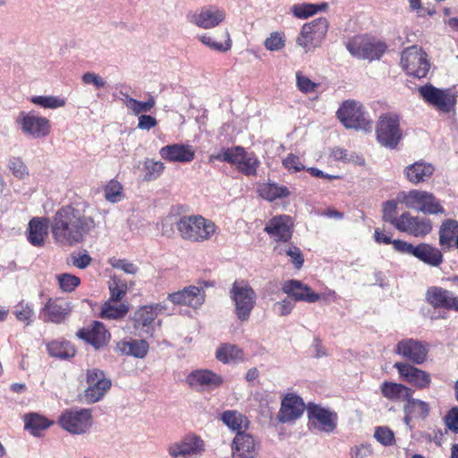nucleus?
<instances>
[{
	"instance_id": "423d86ee",
	"label": "nucleus",
	"mask_w": 458,
	"mask_h": 458,
	"mask_svg": "<svg viewBox=\"0 0 458 458\" xmlns=\"http://www.w3.org/2000/svg\"><path fill=\"white\" fill-rule=\"evenodd\" d=\"M338 119L348 129L371 131L372 122L364 107L353 100L344 101L336 112Z\"/></svg>"
},
{
	"instance_id": "13d9d810",
	"label": "nucleus",
	"mask_w": 458,
	"mask_h": 458,
	"mask_svg": "<svg viewBox=\"0 0 458 458\" xmlns=\"http://www.w3.org/2000/svg\"><path fill=\"white\" fill-rule=\"evenodd\" d=\"M374 437L385 446L393 445L395 441L394 432L389 428L384 426L376 428Z\"/></svg>"
},
{
	"instance_id": "4468645a",
	"label": "nucleus",
	"mask_w": 458,
	"mask_h": 458,
	"mask_svg": "<svg viewBox=\"0 0 458 458\" xmlns=\"http://www.w3.org/2000/svg\"><path fill=\"white\" fill-rule=\"evenodd\" d=\"M328 30V21L326 18H318L305 23L296 38L298 46L305 52H309L320 46Z\"/></svg>"
},
{
	"instance_id": "bb28decb",
	"label": "nucleus",
	"mask_w": 458,
	"mask_h": 458,
	"mask_svg": "<svg viewBox=\"0 0 458 458\" xmlns=\"http://www.w3.org/2000/svg\"><path fill=\"white\" fill-rule=\"evenodd\" d=\"M432 230V224L428 218L412 216L409 212L401 215L398 231L407 233L415 237H424Z\"/></svg>"
},
{
	"instance_id": "de8ad7c7",
	"label": "nucleus",
	"mask_w": 458,
	"mask_h": 458,
	"mask_svg": "<svg viewBox=\"0 0 458 458\" xmlns=\"http://www.w3.org/2000/svg\"><path fill=\"white\" fill-rule=\"evenodd\" d=\"M51 422L45 417L36 413L25 416V428L30 430L31 434L37 436L40 431L49 428Z\"/></svg>"
},
{
	"instance_id": "9d476101",
	"label": "nucleus",
	"mask_w": 458,
	"mask_h": 458,
	"mask_svg": "<svg viewBox=\"0 0 458 458\" xmlns=\"http://www.w3.org/2000/svg\"><path fill=\"white\" fill-rule=\"evenodd\" d=\"M346 47L352 55L369 61L380 59L387 48L384 41L369 36L353 38Z\"/></svg>"
},
{
	"instance_id": "4d7b16f0",
	"label": "nucleus",
	"mask_w": 458,
	"mask_h": 458,
	"mask_svg": "<svg viewBox=\"0 0 458 458\" xmlns=\"http://www.w3.org/2000/svg\"><path fill=\"white\" fill-rule=\"evenodd\" d=\"M397 203L394 200H387L383 204V220L390 223L398 230L401 216H395Z\"/></svg>"
},
{
	"instance_id": "ea45409f",
	"label": "nucleus",
	"mask_w": 458,
	"mask_h": 458,
	"mask_svg": "<svg viewBox=\"0 0 458 458\" xmlns=\"http://www.w3.org/2000/svg\"><path fill=\"white\" fill-rule=\"evenodd\" d=\"M406 403L403 407L404 413H407L409 416H413L415 419H426L429 414V405L428 403L415 399L411 395L410 398L406 399Z\"/></svg>"
},
{
	"instance_id": "c9c22d12",
	"label": "nucleus",
	"mask_w": 458,
	"mask_h": 458,
	"mask_svg": "<svg viewBox=\"0 0 458 458\" xmlns=\"http://www.w3.org/2000/svg\"><path fill=\"white\" fill-rule=\"evenodd\" d=\"M149 345L145 340H123L117 343L116 350L122 354L142 359L148 352Z\"/></svg>"
},
{
	"instance_id": "680f3d73",
	"label": "nucleus",
	"mask_w": 458,
	"mask_h": 458,
	"mask_svg": "<svg viewBox=\"0 0 458 458\" xmlns=\"http://www.w3.org/2000/svg\"><path fill=\"white\" fill-rule=\"evenodd\" d=\"M109 264L117 269L123 270L126 274L134 275L138 272L139 268L133 263L127 259L113 258L109 260Z\"/></svg>"
},
{
	"instance_id": "cd10ccee",
	"label": "nucleus",
	"mask_w": 458,
	"mask_h": 458,
	"mask_svg": "<svg viewBox=\"0 0 458 458\" xmlns=\"http://www.w3.org/2000/svg\"><path fill=\"white\" fill-rule=\"evenodd\" d=\"M76 335L91 344L96 350L105 347L111 337L105 326L98 321H94L89 327L81 328Z\"/></svg>"
},
{
	"instance_id": "9b49d317",
	"label": "nucleus",
	"mask_w": 458,
	"mask_h": 458,
	"mask_svg": "<svg viewBox=\"0 0 458 458\" xmlns=\"http://www.w3.org/2000/svg\"><path fill=\"white\" fill-rule=\"evenodd\" d=\"M401 66L408 75L421 79L427 76L430 64L421 47L411 46L403 51Z\"/></svg>"
},
{
	"instance_id": "69168bd1",
	"label": "nucleus",
	"mask_w": 458,
	"mask_h": 458,
	"mask_svg": "<svg viewBox=\"0 0 458 458\" xmlns=\"http://www.w3.org/2000/svg\"><path fill=\"white\" fill-rule=\"evenodd\" d=\"M296 81L298 89L304 93L313 92L318 86L317 83L302 75L301 72H296Z\"/></svg>"
},
{
	"instance_id": "a19ab883",
	"label": "nucleus",
	"mask_w": 458,
	"mask_h": 458,
	"mask_svg": "<svg viewBox=\"0 0 458 458\" xmlns=\"http://www.w3.org/2000/svg\"><path fill=\"white\" fill-rule=\"evenodd\" d=\"M216 358L223 363L243 360L242 351L235 344H224L216 352Z\"/></svg>"
},
{
	"instance_id": "338daca9",
	"label": "nucleus",
	"mask_w": 458,
	"mask_h": 458,
	"mask_svg": "<svg viewBox=\"0 0 458 458\" xmlns=\"http://www.w3.org/2000/svg\"><path fill=\"white\" fill-rule=\"evenodd\" d=\"M373 454V449L369 444H360L353 446L350 451L351 458H368Z\"/></svg>"
},
{
	"instance_id": "2eb2a0df",
	"label": "nucleus",
	"mask_w": 458,
	"mask_h": 458,
	"mask_svg": "<svg viewBox=\"0 0 458 458\" xmlns=\"http://www.w3.org/2000/svg\"><path fill=\"white\" fill-rule=\"evenodd\" d=\"M166 450L171 458L199 457L205 452V442L195 433H189L169 444Z\"/></svg>"
},
{
	"instance_id": "c756f323",
	"label": "nucleus",
	"mask_w": 458,
	"mask_h": 458,
	"mask_svg": "<svg viewBox=\"0 0 458 458\" xmlns=\"http://www.w3.org/2000/svg\"><path fill=\"white\" fill-rule=\"evenodd\" d=\"M159 155L171 163H190L195 157V150L191 145L174 143L162 147Z\"/></svg>"
},
{
	"instance_id": "e433bc0d",
	"label": "nucleus",
	"mask_w": 458,
	"mask_h": 458,
	"mask_svg": "<svg viewBox=\"0 0 458 458\" xmlns=\"http://www.w3.org/2000/svg\"><path fill=\"white\" fill-rule=\"evenodd\" d=\"M49 356L60 360H69L74 357L76 350L74 345L64 339L53 340L47 344Z\"/></svg>"
},
{
	"instance_id": "79ce46f5",
	"label": "nucleus",
	"mask_w": 458,
	"mask_h": 458,
	"mask_svg": "<svg viewBox=\"0 0 458 458\" xmlns=\"http://www.w3.org/2000/svg\"><path fill=\"white\" fill-rule=\"evenodd\" d=\"M259 195L268 200L274 201L276 199L287 198L290 196V191L286 186L279 185L275 182L262 184L259 189Z\"/></svg>"
},
{
	"instance_id": "603ef678",
	"label": "nucleus",
	"mask_w": 458,
	"mask_h": 458,
	"mask_svg": "<svg viewBox=\"0 0 458 458\" xmlns=\"http://www.w3.org/2000/svg\"><path fill=\"white\" fill-rule=\"evenodd\" d=\"M110 299L117 302L121 301L127 292V284L123 283L116 276H114L109 282Z\"/></svg>"
},
{
	"instance_id": "58836bf2",
	"label": "nucleus",
	"mask_w": 458,
	"mask_h": 458,
	"mask_svg": "<svg viewBox=\"0 0 458 458\" xmlns=\"http://www.w3.org/2000/svg\"><path fill=\"white\" fill-rule=\"evenodd\" d=\"M455 238H458V222L456 220L447 219L440 227L439 244L443 248H449L452 246Z\"/></svg>"
},
{
	"instance_id": "473e14b6",
	"label": "nucleus",
	"mask_w": 458,
	"mask_h": 458,
	"mask_svg": "<svg viewBox=\"0 0 458 458\" xmlns=\"http://www.w3.org/2000/svg\"><path fill=\"white\" fill-rule=\"evenodd\" d=\"M163 308L161 304L141 307L134 315L135 328L141 329L148 335H152L154 331L152 325Z\"/></svg>"
},
{
	"instance_id": "864d4df0",
	"label": "nucleus",
	"mask_w": 458,
	"mask_h": 458,
	"mask_svg": "<svg viewBox=\"0 0 458 458\" xmlns=\"http://www.w3.org/2000/svg\"><path fill=\"white\" fill-rule=\"evenodd\" d=\"M60 289L64 293L73 292L81 284V279L72 274L64 273L56 276Z\"/></svg>"
},
{
	"instance_id": "f704fd0d",
	"label": "nucleus",
	"mask_w": 458,
	"mask_h": 458,
	"mask_svg": "<svg viewBox=\"0 0 458 458\" xmlns=\"http://www.w3.org/2000/svg\"><path fill=\"white\" fill-rule=\"evenodd\" d=\"M434 171L431 164L419 161L405 168V175L409 182L418 184L429 179Z\"/></svg>"
},
{
	"instance_id": "4be33fe9",
	"label": "nucleus",
	"mask_w": 458,
	"mask_h": 458,
	"mask_svg": "<svg viewBox=\"0 0 458 458\" xmlns=\"http://www.w3.org/2000/svg\"><path fill=\"white\" fill-rule=\"evenodd\" d=\"M394 367L397 369L400 377L408 384L418 389L429 387L431 376L428 372L405 362H396Z\"/></svg>"
},
{
	"instance_id": "dca6fc26",
	"label": "nucleus",
	"mask_w": 458,
	"mask_h": 458,
	"mask_svg": "<svg viewBox=\"0 0 458 458\" xmlns=\"http://www.w3.org/2000/svg\"><path fill=\"white\" fill-rule=\"evenodd\" d=\"M86 383L88 387L84 391V400L87 403H95L102 400L112 386L105 372L96 368L87 370Z\"/></svg>"
},
{
	"instance_id": "ddd939ff",
	"label": "nucleus",
	"mask_w": 458,
	"mask_h": 458,
	"mask_svg": "<svg viewBox=\"0 0 458 458\" xmlns=\"http://www.w3.org/2000/svg\"><path fill=\"white\" fill-rule=\"evenodd\" d=\"M309 427L311 429L331 434L337 427V413L319 404L309 403L307 405Z\"/></svg>"
},
{
	"instance_id": "0eeeda50",
	"label": "nucleus",
	"mask_w": 458,
	"mask_h": 458,
	"mask_svg": "<svg viewBox=\"0 0 458 458\" xmlns=\"http://www.w3.org/2000/svg\"><path fill=\"white\" fill-rule=\"evenodd\" d=\"M421 98L437 111L449 114L454 112L457 96L451 89H438L432 84H426L418 89Z\"/></svg>"
},
{
	"instance_id": "f3484780",
	"label": "nucleus",
	"mask_w": 458,
	"mask_h": 458,
	"mask_svg": "<svg viewBox=\"0 0 458 458\" xmlns=\"http://www.w3.org/2000/svg\"><path fill=\"white\" fill-rule=\"evenodd\" d=\"M403 201L408 208L423 213L438 214L444 212V208L435 196L428 191L411 190L404 195Z\"/></svg>"
},
{
	"instance_id": "1a4fd4ad",
	"label": "nucleus",
	"mask_w": 458,
	"mask_h": 458,
	"mask_svg": "<svg viewBox=\"0 0 458 458\" xmlns=\"http://www.w3.org/2000/svg\"><path fill=\"white\" fill-rule=\"evenodd\" d=\"M92 423V411L87 408L66 409L58 418L59 426L72 435L87 433Z\"/></svg>"
},
{
	"instance_id": "7c9ffc66",
	"label": "nucleus",
	"mask_w": 458,
	"mask_h": 458,
	"mask_svg": "<svg viewBox=\"0 0 458 458\" xmlns=\"http://www.w3.org/2000/svg\"><path fill=\"white\" fill-rule=\"evenodd\" d=\"M427 301L434 308L458 310V297L453 293L437 286H431L426 293Z\"/></svg>"
},
{
	"instance_id": "3c124183",
	"label": "nucleus",
	"mask_w": 458,
	"mask_h": 458,
	"mask_svg": "<svg viewBox=\"0 0 458 458\" xmlns=\"http://www.w3.org/2000/svg\"><path fill=\"white\" fill-rule=\"evenodd\" d=\"M105 199L111 203H117L123 199V186L115 181L111 180L104 188Z\"/></svg>"
},
{
	"instance_id": "6e6552de",
	"label": "nucleus",
	"mask_w": 458,
	"mask_h": 458,
	"mask_svg": "<svg viewBox=\"0 0 458 458\" xmlns=\"http://www.w3.org/2000/svg\"><path fill=\"white\" fill-rule=\"evenodd\" d=\"M376 136L380 145L391 149L396 148L403 136L400 116L394 113L381 114L377 123Z\"/></svg>"
},
{
	"instance_id": "bf43d9fd",
	"label": "nucleus",
	"mask_w": 458,
	"mask_h": 458,
	"mask_svg": "<svg viewBox=\"0 0 458 458\" xmlns=\"http://www.w3.org/2000/svg\"><path fill=\"white\" fill-rule=\"evenodd\" d=\"M8 166L13 174L18 179H23L29 174L27 166L19 157H12L9 160Z\"/></svg>"
},
{
	"instance_id": "6ab92c4d",
	"label": "nucleus",
	"mask_w": 458,
	"mask_h": 458,
	"mask_svg": "<svg viewBox=\"0 0 458 458\" xmlns=\"http://www.w3.org/2000/svg\"><path fill=\"white\" fill-rule=\"evenodd\" d=\"M293 225L292 218L287 215L272 217L266 225L264 231L273 238L277 244H286L293 236Z\"/></svg>"
},
{
	"instance_id": "393cba45",
	"label": "nucleus",
	"mask_w": 458,
	"mask_h": 458,
	"mask_svg": "<svg viewBox=\"0 0 458 458\" xmlns=\"http://www.w3.org/2000/svg\"><path fill=\"white\" fill-rule=\"evenodd\" d=\"M72 309L67 301L59 299H48L40 311L44 322L64 323L70 316Z\"/></svg>"
},
{
	"instance_id": "72a5a7b5",
	"label": "nucleus",
	"mask_w": 458,
	"mask_h": 458,
	"mask_svg": "<svg viewBox=\"0 0 458 458\" xmlns=\"http://www.w3.org/2000/svg\"><path fill=\"white\" fill-rule=\"evenodd\" d=\"M381 394L391 402L406 401L413 394V390L403 384L384 381L380 385Z\"/></svg>"
},
{
	"instance_id": "5fc2aeb1",
	"label": "nucleus",
	"mask_w": 458,
	"mask_h": 458,
	"mask_svg": "<svg viewBox=\"0 0 458 458\" xmlns=\"http://www.w3.org/2000/svg\"><path fill=\"white\" fill-rule=\"evenodd\" d=\"M13 313L19 321L25 323L27 326L30 325L33 321L34 310L28 303L19 302L14 307Z\"/></svg>"
},
{
	"instance_id": "09e8293b",
	"label": "nucleus",
	"mask_w": 458,
	"mask_h": 458,
	"mask_svg": "<svg viewBox=\"0 0 458 458\" xmlns=\"http://www.w3.org/2000/svg\"><path fill=\"white\" fill-rule=\"evenodd\" d=\"M225 40L224 43H219L214 40V38L207 34L198 36L199 40L208 47L210 49L217 51V52H227L232 47V40L230 38V34L227 30L225 31Z\"/></svg>"
},
{
	"instance_id": "aec40b11",
	"label": "nucleus",
	"mask_w": 458,
	"mask_h": 458,
	"mask_svg": "<svg viewBox=\"0 0 458 458\" xmlns=\"http://www.w3.org/2000/svg\"><path fill=\"white\" fill-rule=\"evenodd\" d=\"M394 352L412 363L420 365L427 360L428 348L420 341L407 338L397 343Z\"/></svg>"
},
{
	"instance_id": "f03ea898",
	"label": "nucleus",
	"mask_w": 458,
	"mask_h": 458,
	"mask_svg": "<svg viewBox=\"0 0 458 458\" xmlns=\"http://www.w3.org/2000/svg\"><path fill=\"white\" fill-rule=\"evenodd\" d=\"M175 225L180 236L191 242H204L219 233L216 225L200 215L183 216Z\"/></svg>"
},
{
	"instance_id": "052dcab7",
	"label": "nucleus",
	"mask_w": 458,
	"mask_h": 458,
	"mask_svg": "<svg viewBox=\"0 0 458 458\" xmlns=\"http://www.w3.org/2000/svg\"><path fill=\"white\" fill-rule=\"evenodd\" d=\"M265 47L269 51H278L284 47V35L280 32H273L264 42Z\"/></svg>"
},
{
	"instance_id": "6e6d98bb",
	"label": "nucleus",
	"mask_w": 458,
	"mask_h": 458,
	"mask_svg": "<svg viewBox=\"0 0 458 458\" xmlns=\"http://www.w3.org/2000/svg\"><path fill=\"white\" fill-rule=\"evenodd\" d=\"M144 169L146 170L145 180L152 181L157 179L163 174L165 165L160 161L147 159L144 163Z\"/></svg>"
},
{
	"instance_id": "f257e3e1",
	"label": "nucleus",
	"mask_w": 458,
	"mask_h": 458,
	"mask_svg": "<svg viewBox=\"0 0 458 458\" xmlns=\"http://www.w3.org/2000/svg\"><path fill=\"white\" fill-rule=\"evenodd\" d=\"M97 226L87 203L62 206L50 218L52 237L60 246L72 247L85 242Z\"/></svg>"
},
{
	"instance_id": "a18cd8bd",
	"label": "nucleus",
	"mask_w": 458,
	"mask_h": 458,
	"mask_svg": "<svg viewBox=\"0 0 458 458\" xmlns=\"http://www.w3.org/2000/svg\"><path fill=\"white\" fill-rule=\"evenodd\" d=\"M328 7L327 3L316 4H296L291 8L293 14L299 19H307L318 12L325 11Z\"/></svg>"
},
{
	"instance_id": "c03bdc74",
	"label": "nucleus",
	"mask_w": 458,
	"mask_h": 458,
	"mask_svg": "<svg viewBox=\"0 0 458 458\" xmlns=\"http://www.w3.org/2000/svg\"><path fill=\"white\" fill-rule=\"evenodd\" d=\"M124 105L130 109L133 114L139 115L143 113H148L156 105V99L152 95H149L146 101H139L129 95H124Z\"/></svg>"
},
{
	"instance_id": "5701e85b",
	"label": "nucleus",
	"mask_w": 458,
	"mask_h": 458,
	"mask_svg": "<svg viewBox=\"0 0 458 458\" xmlns=\"http://www.w3.org/2000/svg\"><path fill=\"white\" fill-rule=\"evenodd\" d=\"M305 410L302 399L294 394H286L277 413V420L281 423L293 422L301 417Z\"/></svg>"
},
{
	"instance_id": "39448f33",
	"label": "nucleus",
	"mask_w": 458,
	"mask_h": 458,
	"mask_svg": "<svg viewBox=\"0 0 458 458\" xmlns=\"http://www.w3.org/2000/svg\"><path fill=\"white\" fill-rule=\"evenodd\" d=\"M393 248L395 251L411 255L429 267H437L444 260L441 250L426 242L414 245L403 240H394Z\"/></svg>"
},
{
	"instance_id": "e2e57ef3",
	"label": "nucleus",
	"mask_w": 458,
	"mask_h": 458,
	"mask_svg": "<svg viewBox=\"0 0 458 458\" xmlns=\"http://www.w3.org/2000/svg\"><path fill=\"white\" fill-rule=\"evenodd\" d=\"M283 165L285 169H287L291 173L300 172L305 169V166L301 162L299 157L289 154L284 160Z\"/></svg>"
},
{
	"instance_id": "b1692460",
	"label": "nucleus",
	"mask_w": 458,
	"mask_h": 458,
	"mask_svg": "<svg viewBox=\"0 0 458 458\" xmlns=\"http://www.w3.org/2000/svg\"><path fill=\"white\" fill-rule=\"evenodd\" d=\"M282 291L295 302L314 303L320 300V294L313 292L309 285L297 279L285 281L283 284Z\"/></svg>"
},
{
	"instance_id": "412c9836",
	"label": "nucleus",
	"mask_w": 458,
	"mask_h": 458,
	"mask_svg": "<svg viewBox=\"0 0 458 458\" xmlns=\"http://www.w3.org/2000/svg\"><path fill=\"white\" fill-rule=\"evenodd\" d=\"M260 448L259 441L250 433H238L232 442V458H256Z\"/></svg>"
},
{
	"instance_id": "0e129e2a",
	"label": "nucleus",
	"mask_w": 458,
	"mask_h": 458,
	"mask_svg": "<svg viewBox=\"0 0 458 458\" xmlns=\"http://www.w3.org/2000/svg\"><path fill=\"white\" fill-rule=\"evenodd\" d=\"M81 81L87 85H93L97 89L106 86V81L98 73L88 72L81 76Z\"/></svg>"
},
{
	"instance_id": "774afa93",
	"label": "nucleus",
	"mask_w": 458,
	"mask_h": 458,
	"mask_svg": "<svg viewBox=\"0 0 458 458\" xmlns=\"http://www.w3.org/2000/svg\"><path fill=\"white\" fill-rule=\"evenodd\" d=\"M446 427L454 433H458V407L451 408L445 416Z\"/></svg>"
},
{
	"instance_id": "a878e982",
	"label": "nucleus",
	"mask_w": 458,
	"mask_h": 458,
	"mask_svg": "<svg viewBox=\"0 0 458 458\" xmlns=\"http://www.w3.org/2000/svg\"><path fill=\"white\" fill-rule=\"evenodd\" d=\"M186 381L191 387L198 390H214L224 382L220 375L209 369L193 370L188 375Z\"/></svg>"
},
{
	"instance_id": "f8f14e48",
	"label": "nucleus",
	"mask_w": 458,
	"mask_h": 458,
	"mask_svg": "<svg viewBox=\"0 0 458 458\" xmlns=\"http://www.w3.org/2000/svg\"><path fill=\"white\" fill-rule=\"evenodd\" d=\"M15 122L22 133L32 139L45 138L51 131L50 121L35 111L20 112Z\"/></svg>"
},
{
	"instance_id": "7ed1b4c3",
	"label": "nucleus",
	"mask_w": 458,
	"mask_h": 458,
	"mask_svg": "<svg viewBox=\"0 0 458 458\" xmlns=\"http://www.w3.org/2000/svg\"><path fill=\"white\" fill-rule=\"evenodd\" d=\"M221 161L234 165L236 169L246 176L257 175L260 161L254 152H247L242 146L223 148L217 153L208 157V162Z\"/></svg>"
},
{
	"instance_id": "49530a36",
	"label": "nucleus",
	"mask_w": 458,
	"mask_h": 458,
	"mask_svg": "<svg viewBox=\"0 0 458 458\" xmlns=\"http://www.w3.org/2000/svg\"><path fill=\"white\" fill-rule=\"evenodd\" d=\"M113 301H107L104 303L100 317L107 319H118L123 318L129 311V307L124 303L112 304Z\"/></svg>"
},
{
	"instance_id": "a211bd4d",
	"label": "nucleus",
	"mask_w": 458,
	"mask_h": 458,
	"mask_svg": "<svg viewBox=\"0 0 458 458\" xmlns=\"http://www.w3.org/2000/svg\"><path fill=\"white\" fill-rule=\"evenodd\" d=\"M225 19V12L215 5L202 7L199 12L190 13L187 20L201 29L209 30L219 25Z\"/></svg>"
},
{
	"instance_id": "2f4dec72",
	"label": "nucleus",
	"mask_w": 458,
	"mask_h": 458,
	"mask_svg": "<svg viewBox=\"0 0 458 458\" xmlns=\"http://www.w3.org/2000/svg\"><path fill=\"white\" fill-rule=\"evenodd\" d=\"M50 228V219L47 217H33L28 225L27 240L35 247H42Z\"/></svg>"
},
{
	"instance_id": "4c0bfd02",
	"label": "nucleus",
	"mask_w": 458,
	"mask_h": 458,
	"mask_svg": "<svg viewBox=\"0 0 458 458\" xmlns=\"http://www.w3.org/2000/svg\"><path fill=\"white\" fill-rule=\"evenodd\" d=\"M221 420L235 434L246 433L250 427L249 419L237 411H225L221 415Z\"/></svg>"
},
{
	"instance_id": "37998d69",
	"label": "nucleus",
	"mask_w": 458,
	"mask_h": 458,
	"mask_svg": "<svg viewBox=\"0 0 458 458\" xmlns=\"http://www.w3.org/2000/svg\"><path fill=\"white\" fill-rule=\"evenodd\" d=\"M275 251L278 255H285L291 259V262L296 269H300L304 263L303 254L301 249L293 243L276 244Z\"/></svg>"
},
{
	"instance_id": "20e7f679",
	"label": "nucleus",
	"mask_w": 458,
	"mask_h": 458,
	"mask_svg": "<svg viewBox=\"0 0 458 458\" xmlns=\"http://www.w3.org/2000/svg\"><path fill=\"white\" fill-rule=\"evenodd\" d=\"M234 304V314L242 322L248 321L256 304L257 295L252 287L245 281H234L229 291Z\"/></svg>"
},
{
	"instance_id": "8fccbe9b",
	"label": "nucleus",
	"mask_w": 458,
	"mask_h": 458,
	"mask_svg": "<svg viewBox=\"0 0 458 458\" xmlns=\"http://www.w3.org/2000/svg\"><path fill=\"white\" fill-rule=\"evenodd\" d=\"M30 102L43 108L55 109L63 107L65 100L55 96H34L30 98Z\"/></svg>"
},
{
	"instance_id": "c85d7f7f",
	"label": "nucleus",
	"mask_w": 458,
	"mask_h": 458,
	"mask_svg": "<svg viewBox=\"0 0 458 458\" xmlns=\"http://www.w3.org/2000/svg\"><path fill=\"white\" fill-rule=\"evenodd\" d=\"M168 300L174 304L198 309L204 303L205 292L201 287L191 285L181 291L170 293Z\"/></svg>"
}]
</instances>
